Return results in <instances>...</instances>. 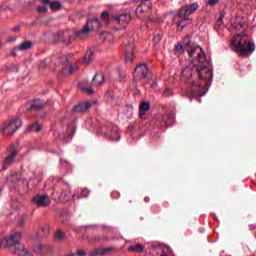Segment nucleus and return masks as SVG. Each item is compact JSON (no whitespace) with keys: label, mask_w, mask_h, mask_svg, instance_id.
I'll return each mask as SVG.
<instances>
[{"label":"nucleus","mask_w":256,"mask_h":256,"mask_svg":"<svg viewBox=\"0 0 256 256\" xmlns=\"http://www.w3.org/2000/svg\"><path fill=\"white\" fill-rule=\"evenodd\" d=\"M161 39H163V33L162 32H159L158 34H155L154 38H153V41H154L155 45L160 43Z\"/></svg>","instance_id":"34"},{"label":"nucleus","mask_w":256,"mask_h":256,"mask_svg":"<svg viewBox=\"0 0 256 256\" xmlns=\"http://www.w3.org/2000/svg\"><path fill=\"white\" fill-rule=\"evenodd\" d=\"M131 19V14L129 13L115 14L112 16V21L114 23H118V25H121V27H127Z\"/></svg>","instance_id":"8"},{"label":"nucleus","mask_w":256,"mask_h":256,"mask_svg":"<svg viewBox=\"0 0 256 256\" xmlns=\"http://www.w3.org/2000/svg\"><path fill=\"white\" fill-rule=\"evenodd\" d=\"M77 196L83 197V198L89 197V189H87V188L79 189L77 191Z\"/></svg>","instance_id":"31"},{"label":"nucleus","mask_w":256,"mask_h":256,"mask_svg":"<svg viewBox=\"0 0 256 256\" xmlns=\"http://www.w3.org/2000/svg\"><path fill=\"white\" fill-rule=\"evenodd\" d=\"M47 103L45 101L37 99L33 100L32 102H29L26 104V109L29 111H40V109H43Z\"/></svg>","instance_id":"12"},{"label":"nucleus","mask_w":256,"mask_h":256,"mask_svg":"<svg viewBox=\"0 0 256 256\" xmlns=\"http://www.w3.org/2000/svg\"><path fill=\"white\" fill-rule=\"evenodd\" d=\"M219 3V0H208L206 5H209L210 7H213V5H217Z\"/></svg>","instance_id":"40"},{"label":"nucleus","mask_w":256,"mask_h":256,"mask_svg":"<svg viewBox=\"0 0 256 256\" xmlns=\"http://www.w3.org/2000/svg\"><path fill=\"white\" fill-rule=\"evenodd\" d=\"M15 157H17V150L15 148H12L10 151V154L4 160V165H11V163H13Z\"/></svg>","instance_id":"21"},{"label":"nucleus","mask_w":256,"mask_h":256,"mask_svg":"<svg viewBox=\"0 0 256 256\" xmlns=\"http://www.w3.org/2000/svg\"><path fill=\"white\" fill-rule=\"evenodd\" d=\"M155 85H157V83H153V84H152V87H155Z\"/></svg>","instance_id":"49"},{"label":"nucleus","mask_w":256,"mask_h":256,"mask_svg":"<svg viewBox=\"0 0 256 256\" xmlns=\"http://www.w3.org/2000/svg\"><path fill=\"white\" fill-rule=\"evenodd\" d=\"M95 241H100V239L99 238H95Z\"/></svg>","instance_id":"51"},{"label":"nucleus","mask_w":256,"mask_h":256,"mask_svg":"<svg viewBox=\"0 0 256 256\" xmlns=\"http://www.w3.org/2000/svg\"><path fill=\"white\" fill-rule=\"evenodd\" d=\"M180 21L178 22V26L181 27V29H185L187 25H191L193 23V20L189 18V16H178Z\"/></svg>","instance_id":"18"},{"label":"nucleus","mask_w":256,"mask_h":256,"mask_svg":"<svg viewBox=\"0 0 256 256\" xmlns=\"http://www.w3.org/2000/svg\"><path fill=\"white\" fill-rule=\"evenodd\" d=\"M104 81H105V74H103L102 72H98L94 75L92 79V85L93 87H101Z\"/></svg>","instance_id":"16"},{"label":"nucleus","mask_w":256,"mask_h":256,"mask_svg":"<svg viewBox=\"0 0 256 256\" xmlns=\"http://www.w3.org/2000/svg\"><path fill=\"white\" fill-rule=\"evenodd\" d=\"M182 75L191 87L186 90L188 97H201L205 95L204 87L213 79V72L209 68V61L204 63H190L182 70Z\"/></svg>","instance_id":"1"},{"label":"nucleus","mask_w":256,"mask_h":256,"mask_svg":"<svg viewBox=\"0 0 256 256\" xmlns=\"http://www.w3.org/2000/svg\"><path fill=\"white\" fill-rule=\"evenodd\" d=\"M199 9V3L193 2L192 4H187L180 8L178 17H189L190 15H193V13H196Z\"/></svg>","instance_id":"7"},{"label":"nucleus","mask_w":256,"mask_h":256,"mask_svg":"<svg viewBox=\"0 0 256 256\" xmlns=\"http://www.w3.org/2000/svg\"><path fill=\"white\" fill-rule=\"evenodd\" d=\"M110 141H119L121 139V135L119 134V130L115 127L110 134H108Z\"/></svg>","instance_id":"26"},{"label":"nucleus","mask_w":256,"mask_h":256,"mask_svg":"<svg viewBox=\"0 0 256 256\" xmlns=\"http://www.w3.org/2000/svg\"><path fill=\"white\" fill-rule=\"evenodd\" d=\"M177 53H188L189 57L193 59L192 63H206L207 57L201 46H195L189 37L184 38L182 44H177L175 46Z\"/></svg>","instance_id":"3"},{"label":"nucleus","mask_w":256,"mask_h":256,"mask_svg":"<svg viewBox=\"0 0 256 256\" xmlns=\"http://www.w3.org/2000/svg\"><path fill=\"white\" fill-rule=\"evenodd\" d=\"M143 251H145V246H143V244L141 243L131 245L128 247L129 253H143Z\"/></svg>","instance_id":"20"},{"label":"nucleus","mask_w":256,"mask_h":256,"mask_svg":"<svg viewBox=\"0 0 256 256\" xmlns=\"http://www.w3.org/2000/svg\"><path fill=\"white\" fill-rule=\"evenodd\" d=\"M119 197H120L119 192H117V191H113V192H112V198H113V199H119Z\"/></svg>","instance_id":"44"},{"label":"nucleus","mask_w":256,"mask_h":256,"mask_svg":"<svg viewBox=\"0 0 256 256\" xmlns=\"http://www.w3.org/2000/svg\"><path fill=\"white\" fill-rule=\"evenodd\" d=\"M151 109V103L149 102H142L140 104V117H144L146 115L147 111Z\"/></svg>","instance_id":"24"},{"label":"nucleus","mask_w":256,"mask_h":256,"mask_svg":"<svg viewBox=\"0 0 256 256\" xmlns=\"http://www.w3.org/2000/svg\"><path fill=\"white\" fill-rule=\"evenodd\" d=\"M75 195L71 194L70 190L62 191L60 194V199H64V201H69L73 199Z\"/></svg>","instance_id":"28"},{"label":"nucleus","mask_w":256,"mask_h":256,"mask_svg":"<svg viewBox=\"0 0 256 256\" xmlns=\"http://www.w3.org/2000/svg\"><path fill=\"white\" fill-rule=\"evenodd\" d=\"M12 31L19 32V31H21V27L15 26V27L12 29Z\"/></svg>","instance_id":"46"},{"label":"nucleus","mask_w":256,"mask_h":256,"mask_svg":"<svg viewBox=\"0 0 256 256\" xmlns=\"http://www.w3.org/2000/svg\"><path fill=\"white\" fill-rule=\"evenodd\" d=\"M100 38L105 42V43H113V41L115 40V37L113 36V34H111L110 32H104L100 35Z\"/></svg>","instance_id":"25"},{"label":"nucleus","mask_w":256,"mask_h":256,"mask_svg":"<svg viewBox=\"0 0 256 256\" xmlns=\"http://www.w3.org/2000/svg\"><path fill=\"white\" fill-rule=\"evenodd\" d=\"M134 73L141 75L142 79H147V81L153 79V73L149 71L147 64H139L136 66Z\"/></svg>","instance_id":"9"},{"label":"nucleus","mask_w":256,"mask_h":256,"mask_svg":"<svg viewBox=\"0 0 256 256\" xmlns=\"http://www.w3.org/2000/svg\"><path fill=\"white\" fill-rule=\"evenodd\" d=\"M49 233H51V226L49 224H44L41 227V234H39V232L36 233L35 239H37V241H41V239H43V237H47Z\"/></svg>","instance_id":"17"},{"label":"nucleus","mask_w":256,"mask_h":256,"mask_svg":"<svg viewBox=\"0 0 256 256\" xmlns=\"http://www.w3.org/2000/svg\"><path fill=\"white\" fill-rule=\"evenodd\" d=\"M243 17L237 16L235 18H231L230 23H239L238 25L234 26V29H243L244 23H243Z\"/></svg>","instance_id":"23"},{"label":"nucleus","mask_w":256,"mask_h":256,"mask_svg":"<svg viewBox=\"0 0 256 256\" xmlns=\"http://www.w3.org/2000/svg\"><path fill=\"white\" fill-rule=\"evenodd\" d=\"M116 248L113 246L110 247H106V248H100L97 249L94 252H91L90 255L91 256H105V255H109V253H113V251H115Z\"/></svg>","instance_id":"14"},{"label":"nucleus","mask_w":256,"mask_h":256,"mask_svg":"<svg viewBox=\"0 0 256 256\" xmlns=\"http://www.w3.org/2000/svg\"><path fill=\"white\" fill-rule=\"evenodd\" d=\"M55 239H57V241H63V239H65V232L61 230L56 231Z\"/></svg>","instance_id":"33"},{"label":"nucleus","mask_w":256,"mask_h":256,"mask_svg":"<svg viewBox=\"0 0 256 256\" xmlns=\"http://www.w3.org/2000/svg\"><path fill=\"white\" fill-rule=\"evenodd\" d=\"M93 55H95V52H93L91 49L86 51V53L84 55V63L86 65H89V63H91V61H93Z\"/></svg>","instance_id":"27"},{"label":"nucleus","mask_w":256,"mask_h":256,"mask_svg":"<svg viewBox=\"0 0 256 256\" xmlns=\"http://www.w3.org/2000/svg\"><path fill=\"white\" fill-rule=\"evenodd\" d=\"M30 130L39 133V131H41V127H39V124L35 123L30 126Z\"/></svg>","instance_id":"37"},{"label":"nucleus","mask_w":256,"mask_h":256,"mask_svg":"<svg viewBox=\"0 0 256 256\" xmlns=\"http://www.w3.org/2000/svg\"><path fill=\"white\" fill-rule=\"evenodd\" d=\"M46 68H47V61L42 60V61L40 62V64H39V69L43 71V70L46 69Z\"/></svg>","instance_id":"39"},{"label":"nucleus","mask_w":256,"mask_h":256,"mask_svg":"<svg viewBox=\"0 0 256 256\" xmlns=\"http://www.w3.org/2000/svg\"><path fill=\"white\" fill-rule=\"evenodd\" d=\"M23 125V122L21 121V118L14 117L10 121L4 123V126L2 128L4 135H15L19 129H21V126Z\"/></svg>","instance_id":"5"},{"label":"nucleus","mask_w":256,"mask_h":256,"mask_svg":"<svg viewBox=\"0 0 256 256\" xmlns=\"http://www.w3.org/2000/svg\"><path fill=\"white\" fill-rule=\"evenodd\" d=\"M58 37L59 41H64V43H71V39H73V36L68 31L59 32Z\"/></svg>","instance_id":"19"},{"label":"nucleus","mask_w":256,"mask_h":256,"mask_svg":"<svg viewBox=\"0 0 256 256\" xmlns=\"http://www.w3.org/2000/svg\"><path fill=\"white\" fill-rule=\"evenodd\" d=\"M21 232H14L0 241L1 247L9 249L10 253L19 256H33L31 252L21 243Z\"/></svg>","instance_id":"2"},{"label":"nucleus","mask_w":256,"mask_h":256,"mask_svg":"<svg viewBox=\"0 0 256 256\" xmlns=\"http://www.w3.org/2000/svg\"><path fill=\"white\" fill-rule=\"evenodd\" d=\"M109 17H110V14H109L108 11H104L100 15V19H101V21H104V23H108L109 22Z\"/></svg>","instance_id":"32"},{"label":"nucleus","mask_w":256,"mask_h":256,"mask_svg":"<svg viewBox=\"0 0 256 256\" xmlns=\"http://www.w3.org/2000/svg\"><path fill=\"white\" fill-rule=\"evenodd\" d=\"M89 109H91L90 102H81L74 106L73 111L75 113H85L86 111H89Z\"/></svg>","instance_id":"15"},{"label":"nucleus","mask_w":256,"mask_h":256,"mask_svg":"<svg viewBox=\"0 0 256 256\" xmlns=\"http://www.w3.org/2000/svg\"><path fill=\"white\" fill-rule=\"evenodd\" d=\"M144 201L146 202V203H149V198H144Z\"/></svg>","instance_id":"48"},{"label":"nucleus","mask_w":256,"mask_h":256,"mask_svg":"<svg viewBox=\"0 0 256 256\" xmlns=\"http://www.w3.org/2000/svg\"><path fill=\"white\" fill-rule=\"evenodd\" d=\"M50 9H52L53 11H57V9H60L61 7V3L59 2H50Z\"/></svg>","instance_id":"35"},{"label":"nucleus","mask_w":256,"mask_h":256,"mask_svg":"<svg viewBox=\"0 0 256 256\" xmlns=\"http://www.w3.org/2000/svg\"><path fill=\"white\" fill-rule=\"evenodd\" d=\"M101 21H99V18H93L86 22V25L82 28L81 31H78L76 33V37H81L83 35H87L91 33V31H95V29H101Z\"/></svg>","instance_id":"6"},{"label":"nucleus","mask_w":256,"mask_h":256,"mask_svg":"<svg viewBox=\"0 0 256 256\" xmlns=\"http://www.w3.org/2000/svg\"><path fill=\"white\" fill-rule=\"evenodd\" d=\"M1 45H3V42H1V40H0V47H1Z\"/></svg>","instance_id":"52"},{"label":"nucleus","mask_w":256,"mask_h":256,"mask_svg":"<svg viewBox=\"0 0 256 256\" xmlns=\"http://www.w3.org/2000/svg\"><path fill=\"white\" fill-rule=\"evenodd\" d=\"M11 55H13V57H17V53H15V50L11 52Z\"/></svg>","instance_id":"47"},{"label":"nucleus","mask_w":256,"mask_h":256,"mask_svg":"<svg viewBox=\"0 0 256 256\" xmlns=\"http://www.w3.org/2000/svg\"><path fill=\"white\" fill-rule=\"evenodd\" d=\"M42 6L38 7V13H46L47 12V5H49L50 0H41Z\"/></svg>","instance_id":"30"},{"label":"nucleus","mask_w":256,"mask_h":256,"mask_svg":"<svg viewBox=\"0 0 256 256\" xmlns=\"http://www.w3.org/2000/svg\"><path fill=\"white\" fill-rule=\"evenodd\" d=\"M151 9H153L151 2L142 1V3L136 9V14L139 17L140 15H143V13L151 11Z\"/></svg>","instance_id":"13"},{"label":"nucleus","mask_w":256,"mask_h":256,"mask_svg":"<svg viewBox=\"0 0 256 256\" xmlns=\"http://www.w3.org/2000/svg\"><path fill=\"white\" fill-rule=\"evenodd\" d=\"M141 1H144V2H150L149 0H141Z\"/></svg>","instance_id":"50"},{"label":"nucleus","mask_w":256,"mask_h":256,"mask_svg":"<svg viewBox=\"0 0 256 256\" xmlns=\"http://www.w3.org/2000/svg\"><path fill=\"white\" fill-rule=\"evenodd\" d=\"M75 71H77V65H70L69 73L73 74Z\"/></svg>","instance_id":"42"},{"label":"nucleus","mask_w":256,"mask_h":256,"mask_svg":"<svg viewBox=\"0 0 256 256\" xmlns=\"http://www.w3.org/2000/svg\"><path fill=\"white\" fill-rule=\"evenodd\" d=\"M61 61H62L63 63H69V58H68L67 56H62V57H61Z\"/></svg>","instance_id":"45"},{"label":"nucleus","mask_w":256,"mask_h":256,"mask_svg":"<svg viewBox=\"0 0 256 256\" xmlns=\"http://www.w3.org/2000/svg\"><path fill=\"white\" fill-rule=\"evenodd\" d=\"M33 250L35 251V253H39L41 255V254L47 252V246H45L43 244H38L33 247Z\"/></svg>","instance_id":"29"},{"label":"nucleus","mask_w":256,"mask_h":256,"mask_svg":"<svg viewBox=\"0 0 256 256\" xmlns=\"http://www.w3.org/2000/svg\"><path fill=\"white\" fill-rule=\"evenodd\" d=\"M33 47V43L31 41H24L22 42L14 51H28V49H31Z\"/></svg>","instance_id":"22"},{"label":"nucleus","mask_w":256,"mask_h":256,"mask_svg":"<svg viewBox=\"0 0 256 256\" xmlns=\"http://www.w3.org/2000/svg\"><path fill=\"white\" fill-rule=\"evenodd\" d=\"M232 46L242 57H249L255 51V44L249 41V36L245 33L236 35L232 39Z\"/></svg>","instance_id":"4"},{"label":"nucleus","mask_w":256,"mask_h":256,"mask_svg":"<svg viewBox=\"0 0 256 256\" xmlns=\"http://www.w3.org/2000/svg\"><path fill=\"white\" fill-rule=\"evenodd\" d=\"M225 17V13H223V12H221L220 13V18L218 19V22H217V24L218 25H223V18Z\"/></svg>","instance_id":"41"},{"label":"nucleus","mask_w":256,"mask_h":256,"mask_svg":"<svg viewBox=\"0 0 256 256\" xmlns=\"http://www.w3.org/2000/svg\"><path fill=\"white\" fill-rule=\"evenodd\" d=\"M171 253H173V251L171 250V248H170V247H165V248L163 249L162 254H161L160 256H169V255H171Z\"/></svg>","instance_id":"36"},{"label":"nucleus","mask_w":256,"mask_h":256,"mask_svg":"<svg viewBox=\"0 0 256 256\" xmlns=\"http://www.w3.org/2000/svg\"><path fill=\"white\" fill-rule=\"evenodd\" d=\"M173 95V90L166 88L163 92V97H171Z\"/></svg>","instance_id":"38"},{"label":"nucleus","mask_w":256,"mask_h":256,"mask_svg":"<svg viewBox=\"0 0 256 256\" xmlns=\"http://www.w3.org/2000/svg\"><path fill=\"white\" fill-rule=\"evenodd\" d=\"M84 91L88 95H93V93H95V90H93V88H84Z\"/></svg>","instance_id":"43"},{"label":"nucleus","mask_w":256,"mask_h":256,"mask_svg":"<svg viewBox=\"0 0 256 256\" xmlns=\"http://www.w3.org/2000/svg\"><path fill=\"white\" fill-rule=\"evenodd\" d=\"M32 203L37 207H49L51 205V198L48 195H36L32 199Z\"/></svg>","instance_id":"11"},{"label":"nucleus","mask_w":256,"mask_h":256,"mask_svg":"<svg viewBox=\"0 0 256 256\" xmlns=\"http://www.w3.org/2000/svg\"><path fill=\"white\" fill-rule=\"evenodd\" d=\"M124 58L126 63H133L135 59V43L133 41L128 42L124 50Z\"/></svg>","instance_id":"10"}]
</instances>
